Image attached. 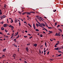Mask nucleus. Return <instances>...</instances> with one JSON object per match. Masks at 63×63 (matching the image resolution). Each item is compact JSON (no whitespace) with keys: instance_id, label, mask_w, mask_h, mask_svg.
<instances>
[{"instance_id":"nucleus-1","label":"nucleus","mask_w":63,"mask_h":63,"mask_svg":"<svg viewBox=\"0 0 63 63\" xmlns=\"http://www.w3.org/2000/svg\"><path fill=\"white\" fill-rule=\"evenodd\" d=\"M40 25H41L42 27H43V26H45V25L44 23H41L40 24Z\"/></svg>"},{"instance_id":"nucleus-2","label":"nucleus","mask_w":63,"mask_h":63,"mask_svg":"<svg viewBox=\"0 0 63 63\" xmlns=\"http://www.w3.org/2000/svg\"><path fill=\"white\" fill-rule=\"evenodd\" d=\"M12 57L16 58V54H13V56H12Z\"/></svg>"},{"instance_id":"nucleus-3","label":"nucleus","mask_w":63,"mask_h":63,"mask_svg":"<svg viewBox=\"0 0 63 63\" xmlns=\"http://www.w3.org/2000/svg\"><path fill=\"white\" fill-rule=\"evenodd\" d=\"M33 27L34 29H36V27H35V23H34L33 24Z\"/></svg>"},{"instance_id":"nucleus-4","label":"nucleus","mask_w":63,"mask_h":63,"mask_svg":"<svg viewBox=\"0 0 63 63\" xmlns=\"http://www.w3.org/2000/svg\"><path fill=\"white\" fill-rule=\"evenodd\" d=\"M26 14L27 15H31V13L30 12H26Z\"/></svg>"},{"instance_id":"nucleus-5","label":"nucleus","mask_w":63,"mask_h":63,"mask_svg":"<svg viewBox=\"0 0 63 63\" xmlns=\"http://www.w3.org/2000/svg\"><path fill=\"white\" fill-rule=\"evenodd\" d=\"M9 26V27H11V28H13V29H14V27H13V26H12L11 25H10V26Z\"/></svg>"},{"instance_id":"nucleus-6","label":"nucleus","mask_w":63,"mask_h":63,"mask_svg":"<svg viewBox=\"0 0 63 63\" xmlns=\"http://www.w3.org/2000/svg\"><path fill=\"white\" fill-rule=\"evenodd\" d=\"M60 34V33L59 32V33H56L55 35V36H58L59 34Z\"/></svg>"},{"instance_id":"nucleus-7","label":"nucleus","mask_w":63,"mask_h":63,"mask_svg":"<svg viewBox=\"0 0 63 63\" xmlns=\"http://www.w3.org/2000/svg\"><path fill=\"white\" fill-rule=\"evenodd\" d=\"M6 49L4 48L3 49L2 51L3 52H5L6 51Z\"/></svg>"},{"instance_id":"nucleus-8","label":"nucleus","mask_w":63,"mask_h":63,"mask_svg":"<svg viewBox=\"0 0 63 63\" xmlns=\"http://www.w3.org/2000/svg\"><path fill=\"white\" fill-rule=\"evenodd\" d=\"M3 27H6L7 26V24H4L3 25Z\"/></svg>"},{"instance_id":"nucleus-9","label":"nucleus","mask_w":63,"mask_h":63,"mask_svg":"<svg viewBox=\"0 0 63 63\" xmlns=\"http://www.w3.org/2000/svg\"><path fill=\"white\" fill-rule=\"evenodd\" d=\"M29 49L28 48H27V47L26 48V50L27 52H28V50H29Z\"/></svg>"},{"instance_id":"nucleus-10","label":"nucleus","mask_w":63,"mask_h":63,"mask_svg":"<svg viewBox=\"0 0 63 63\" xmlns=\"http://www.w3.org/2000/svg\"><path fill=\"white\" fill-rule=\"evenodd\" d=\"M1 30H4V28H3V27H2L1 28Z\"/></svg>"},{"instance_id":"nucleus-11","label":"nucleus","mask_w":63,"mask_h":63,"mask_svg":"<svg viewBox=\"0 0 63 63\" xmlns=\"http://www.w3.org/2000/svg\"><path fill=\"white\" fill-rule=\"evenodd\" d=\"M13 46H14L15 47H17V45H15V44H13Z\"/></svg>"},{"instance_id":"nucleus-12","label":"nucleus","mask_w":63,"mask_h":63,"mask_svg":"<svg viewBox=\"0 0 63 63\" xmlns=\"http://www.w3.org/2000/svg\"><path fill=\"white\" fill-rule=\"evenodd\" d=\"M37 17V19H40V18H39V16H36Z\"/></svg>"},{"instance_id":"nucleus-13","label":"nucleus","mask_w":63,"mask_h":63,"mask_svg":"<svg viewBox=\"0 0 63 63\" xmlns=\"http://www.w3.org/2000/svg\"><path fill=\"white\" fill-rule=\"evenodd\" d=\"M45 47H47V42H45Z\"/></svg>"},{"instance_id":"nucleus-14","label":"nucleus","mask_w":63,"mask_h":63,"mask_svg":"<svg viewBox=\"0 0 63 63\" xmlns=\"http://www.w3.org/2000/svg\"><path fill=\"white\" fill-rule=\"evenodd\" d=\"M18 32H17V33H16L15 34H16L15 35V36H16V35H18Z\"/></svg>"},{"instance_id":"nucleus-15","label":"nucleus","mask_w":63,"mask_h":63,"mask_svg":"<svg viewBox=\"0 0 63 63\" xmlns=\"http://www.w3.org/2000/svg\"><path fill=\"white\" fill-rule=\"evenodd\" d=\"M30 13H32L33 14H35V12H34L33 11H31L30 12Z\"/></svg>"},{"instance_id":"nucleus-16","label":"nucleus","mask_w":63,"mask_h":63,"mask_svg":"<svg viewBox=\"0 0 63 63\" xmlns=\"http://www.w3.org/2000/svg\"><path fill=\"white\" fill-rule=\"evenodd\" d=\"M58 48H59V47H57L56 48H55L54 49L55 50H58Z\"/></svg>"},{"instance_id":"nucleus-17","label":"nucleus","mask_w":63,"mask_h":63,"mask_svg":"<svg viewBox=\"0 0 63 63\" xmlns=\"http://www.w3.org/2000/svg\"><path fill=\"white\" fill-rule=\"evenodd\" d=\"M58 30H59V31H60L61 32H62V31L61 29H59Z\"/></svg>"},{"instance_id":"nucleus-18","label":"nucleus","mask_w":63,"mask_h":63,"mask_svg":"<svg viewBox=\"0 0 63 63\" xmlns=\"http://www.w3.org/2000/svg\"><path fill=\"white\" fill-rule=\"evenodd\" d=\"M43 28H44V29H45V30H46V31H47V32L48 31H47V29H46V28H44V27Z\"/></svg>"},{"instance_id":"nucleus-19","label":"nucleus","mask_w":63,"mask_h":63,"mask_svg":"<svg viewBox=\"0 0 63 63\" xmlns=\"http://www.w3.org/2000/svg\"><path fill=\"white\" fill-rule=\"evenodd\" d=\"M26 14V12H24L22 14V15H24Z\"/></svg>"},{"instance_id":"nucleus-20","label":"nucleus","mask_w":63,"mask_h":63,"mask_svg":"<svg viewBox=\"0 0 63 63\" xmlns=\"http://www.w3.org/2000/svg\"><path fill=\"white\" fill-rule=\"evenodd\" d=\"M38 26H40V27H42V28H44V27H42V26H41V25H39V24H38Z\"/></svg>"},{"instance_id":"nucleus-21","label":"nucleus","mask_w":63,"mask_h":63,"mask_svg":"<svg viewBox=\"0 0 63 63\" xmlns=\"http://www.w3.org/2000/svg\"><path fill=\"white\" fill-rule=\"evenodd\" d=\"M28 25L29 26H30V27H32V26H31V25L30 24H29V23L28 24Z\"/></svg>"},{"instance_id":"nucleus-22","label":"nucleus","mask_w":63,"mask_h":63,"mask_svg":"<svg viewBox=\"0 0 63 63\" xmlns=\"http://www.w3.org/2000/svg\"><path fill=\"white\" fill-rule=\"evenodd\" d=\"M61 55V54H60L59 55H58V56H56V57H58V56H60Z\"/></svg>"},{"instance_id":"nucleus-23","label":"nucleus","mask_w":63,"mask_h":63,"mask_svg":"<svg viewBox=\"0 0 63 63\" xmlns=\"http://www.w3.org/2000/svg\"><path fill=\"white\" fill-rule=\"evenodd\" d=\"M3 17L2 18H4L5 17H6V16H5V15H3Z\"/></svg>"},{"instance_id":"nucleus-24","label":"nucleus","mask_w":63,"mask_h":63,"mask_svg":"<svg viewBox=\"0 0 63 63\" xmlns=\"http://www.w3.org/2000/svg\"><path fill=\"white\" fill-rule=\"evenodd\" d=\"M35 31H39V30L38 29H35Z\"/></svg>"},{"instance_id":"nucleus-25","label":"nucleus","mask_w":63,"mask_h":63,"mask_svg":"<svg viewBox=\"0 0 63 63\" xmlns=\"http://www.w3.org/2000/svg\"><path fill=\"white\" fill-rule=\"evenodd\" d=\"M19 34H18V35L17 36V37H16V39H17V38H19V37H20V36H19Z\"/></svg>"},{"instance_id":"nucleus-26","label":"nucleus","mask_w":63,"mask_h":63,"mask_svg":"<svg viewBox=\"0 0 63 63\" xmlns=\"http://www.w3.org/2000/svg\"><path fill=\"white\" fill-rule=\"evenodd\" d=\"M48 29H52L53 28H51V27H48Z\"/></svg>"},{"instance_id":"nucleus-27","label":"nucleus","mask_w":63,"mask_h":63,"mask_svg":"<svg viewBox=\"0 0 63 63\" xmlns=\"http://www.w3.org/2000/svg\"><path fill=\"white\" fill-rule=\"evenodd\" d=\"M30 43H29L28 44H27V46H30Z\"/></svg>"},{"instance_id":"nucleus-28","label":"nucleus","mask_w":63,"mask_h":63,"mask_svg":"<svg viewBox=\"0 0 63 63\" xmlns=\"http://www.w3.org/2000/svg\"><path fill=\"white\" fill-rule=\"evenodd\" d=\"M11 21V22H10L11 23H13V20L12 19Z\"/></svg>"},{"instance_id":"nucleus-29","label":"nucleus","mask_w":63,"mask_h":63,"mask_svg":"<svg viewBox=\"0 0 63 63\" xmlns=\"http://www.w3.org/2000/svg\"><path fill=\"white\" fill-rule=\"evenodd\" d=\"M36 26L37 27H38V24H37V23H36Z\"/></svg>"},{"instance_id":"nucleus-30","label":"nucleus","mask_w":63,"mask_h":63,"mask_svg":"<svg viewBox=\"0 0 63 63\" xmlns=\"http://www.w3.org/2000/svg\"><path fill=\"white\" fill-rule=\"evenodd\" d=\"M37 46V44H34V46H35V47H36V46Z\"/></svg>"},{"instance_id":"nucleus-31","label":"nucleus","mask_w":63,"mask_h":63,"mask_svg":"<svg viewBox=\"0 0 63 63\" xmlns=\"http://www.w3.org/2000/svg\"><path fill=\"white\" fill-rule=\"evenodd\" d=\"M17 22V20H16V19L15 20V23H16V22Z\"/></svg>"},{"instance_id":"nucleus-32","label":"nucleus","mask_w":63,"mask_h":63,"mask_svg":"<svg viewBox=\"0 0 63 63\" xmlns=\"http://www.w3.org/2000/svg\"><path fill=\"white\" fill-rule=\"evenodd\" d=\"M6 4H5L4 5V8H6Z\"/></svg>"},{"instance_id":"nucleus-33","label":"nucleus","mask_w":63,"mask_h":63,"mask_svg":"<svg viewBox=\"0 0 63 63\" xmlns=\"http://www.w3.org/2000/svg\"><path fill=\"white\" fill-rule=\"evenodd\" d=\"M60 25H58V26H57V28H58V27H60Z\"/></svg>"},{"instance_id":"nucleus-34","label":"nucleus","mask_w":63,"mask_h":63,"mask_svg":"<svg viewBox=\"0 0 63 63\" xmlns=\"http://www.w3.org/2000/svg\"><path fill=\"white\" fill-rule=\"evenodd\" d=\"M55 26H56V25H57V23L56 22L55 23Z\"/></svg>"},{"instance_id":"nucleus-35","label":"nucleus","mask_w":63,"mask_h":63,"mask_svg":"<svg viewBox=\"0 0 63 63\" xmlns=\"http://www.w3.org/2000/svg\"><path fill=\"white\" fill-rule=\"evenodd\" d=\"M0 23L2 24L4 23V22H3V21H2V22H1Z\"/></svg>"},{"instance_id":"nucleus-36","label":"nucleus","mask_w":63,"mask_h":63,"mask_svg":"<svg viewBox=\"0 0 63 63\" xmlns=\"http://www.w3.org/2000/svg\"><path fill=\"white\" fill-rule=\"evenodd\" d=\"M56 11V10H53V12H55Z\"/></svg>"},{"instance_id":"nucleus-37","label":"nucleus","mask_w":63,"mask_h":63,"mask_svg":"<svg viewBox=\"0 0 63 63\" xmlns=\"http://www.w3.org/2000/svg\"><path fill=\"white\" fill-rule=\"evenodd\" d=\"M31 38H32V36H31V37H29L30 39H31Z\"/></svg>"},{"instance_id":"nucleus-38","label":"nucleus","mask_w":63,"mask_h":63,"mask_svg":"<svg viewBox=\"0 0 63 63\" xmlns=\"http://www.w3.org/2000/svg\"><path fill=\"white\" fill-rule=\"evenodd\" d=\"M25 63H27V62H26V61H24Z\"/></svg>"},{"instance_id":"nucleus-39","label":"nucleus","mask_w":63,"mask_h":63,"mask_svg":"<svg viewBox=\"0 0 63 63\" xmlns=\"http://www.w3.org/2000/svg\"><path fill=\"white\" fill-rule=\"evenodd\" d=\"M18 13H19V14H20V15H21V12H20L19 11Z\"/></svg>"},{"instance_id":"nucleus-40","label":"nucleus","mask_w":63,"mask_h":63,"mask_svg":"<svg viewBox=\"0 0 63 63\" xmlns=\"http://www.w3.org/2000/svg\"><path fill=\"white\" fill-rule=\"evenodd\" d=\"M19 26H20L21 24H20V22H19Z\"/></svg>"},{"instance_id":"nucleus-41","label":"nucleus","mask_w":63,"mask_h":63,"mask_svg":"<svg viewBox=\"0 0 63 63\" xmlns=\"http://www.w3.org/2000/svg\"><path fill=\"white\" fill-rule=\"evenodd\" d=\"M5 32H8V31H6V29H5Z\"/></svg>"},{"instance_id":"nucleus-42","label":"nucleus","mask_w":63,"mask_h":63,"mask_svg":"<svg viewBox=\"0 0 63 63\" xmlns=\"http://www.w3.org/2000/svg\"><path fill=\"white\" fill-rule=\"evenodd\" d=\"M40 36L41 37H43V35H42L41 34V35H40Z\"/></svg>"},{"instance_id":"nucleus-43","label":"nucleus","mask_w":63,"mask_h":63,"mask_svg":"<svg viewBox=\"0 0 63 63\" xmlns=\"http://www.w3.org/2000/svg\"><path fill=\"white\" fill-rule=\"evenodd\" d=\"M37 23H38V24H40H40H41L40 23H39V22L37 21Z\"/></svg>"},{"instance_id":"nucleus-44","label":"nucleus","mask_w":63,"mask_h":63,"mask_svg":"<svg viewBox=\"0 0 63 63\" xmlns=\"http://www.w3.org/2000/svg\"><path fill=\"white\" fill-rule=\"evenodd\" d=\"M24 37H25V38H27V36H24Z\"/></svg>"},{"instance_id":"nucleus-45","label":"nucleus","mask_w":63,"mask_h":63,"mask_svg":"<svg viewBox=\"0 0 63 63\" xmlns=\"http://www.w3.org/2000/svg\"><path fill=\"white\" fill-rule=\"evenodd\" d=\"M4 38H8V37H6V36H4Z\"/></svg>"},{"instance_id":"nucleus-46","label":"nucleus","mask_w":63,"mask_h":63,"mask_svg":"<svg viewBox=\"0 0 63 63\" xmlns=\"http://www.w3.org/2000/svg\"><path fill=\"white\" fill-rule=\"evenodd\" d=\"M24 31H22V33H24Z\"/></svg>"},{"instance_id":"nucleus-47","label":"nucleus","mask_w":63,"mask_h":63,"mask_svg":"<svg viewBox=\"0 0 63 63\" xmlns=\"http://www.w3.org/2000/svg\"><path fill=\"white\" fill-rule=\"evenodd\" d=\"M53 32L52 31H50V33H52Z\"/></svg>"},{"instance_id":"nucleus-48","label":"nucleus","mask_w":63,"mask_h":63,"mask_svg":"<svg viewBox=\"0 0 63 63\" xmlns=\"http://www.w3.org/2000/svg\"><path fill=\"white\" fill-rule=\"evenodd\" d=\"M58 52H59L60 53H61H61H62V52L61 51H59Z\"/></svg>"},{"instance_id":"nucleus-49","label":"nucleus","mask_w":63,"mask_h":63,"mask_svg":"<svg viewBox=\"0 0 63 63\" xmlns=\"http://www.w3.org/2000/svg\"><path fill=\"white\" fill-rule=\"evenodd\" d=\"M61 48H58V49L60 50V49H61Z\"/></svg>"},{"instance_id":"nucleus-50","label":"nucleus","mask_w":63,"mask_h":63,"mask_svg":"<svg viewBox=\"0 0 63 63\" xmlns=\"http://www.w3.org/2000/svg\"><path fill=\"white\" fill-rule=\"evenodd\" d=\"M24 23H26V24H27V23H26V22L25 21V22H24Z\"/></svg>"},{"instance_id":"nucleus-51","label":"nucleus","mask_w":63,"mask_h":63,"mask_svg":"<svg viewBox=\"0 0 63 63\" xmlns=\"http://www.w3.org/2000/svg\"><path fill=\"white\" fill-rule=\"evenodd\" d=\"M4 56H5V55H3L2 56V57H4Z\"/></svg>"},{"instance_id":"nucleus-52","label":"nucleus","mask_w":63,"mask_h":63,"mask_svg":"<svg viewBox=\"0 0 63 63\" xmlns=\"http://www.w3.org/2000/svg\"><path fill=\"white\" fill-rule=\"evenodd\" d=\"M46 50L45 51V50H44V52H46Z\"/></svg>"},{"instance_id":"nucleus-53","label":"nucleus","mask_w":63,"mask_h":63,"mask_svg":"<svg viewBox=\"0 0 63 63\" xmlns=\"http://www.w3.org/2000/svg\"><path fill=\"white\" fill-rule=\"evenodd\" d=\"M25 32H26V33H27V31H25Z\"/></svg>"},{"instance_id":"nucleus-54","label":"nucleus","mask_w":63,"mask_h":63,"mask_svg":"<svg viewBox=\"0 0 63 63\" xmlns=\"http://www.w3.org/2000/svg\"><path fill=\"white\" fill-rule=\"evenodd\" d=\"M0 34H1V35H2V34H3L2 33H1V32H0Z\"/></svg>"},{"instance_id":"nucleus-55","label":"nucleus","mask_w":63,"mask_h":63,"mask_svg":"<svg viewBox=\"0 0 63 63\" xmlns=\"http://www.w3.org/2000/svg\"><path fill=\"white\" fill-rule=\"evenodd\" d=\"M16 39H15L14 40V41H16Z\"/></svg>"},{"instance_id":"nucleus-56","label":"nucleus","mask_w":63,"mask_h":63,"mask_svg":"<svg viewBox=\"0 0 63 63\" xmlns=\"http://www.w3.org/2000/svg\"><path fill=\"white\" fill-rule=\"evenodd\" d=\"M50 60H51V61H53V60H52V59H50Z\"/></svg>"},{"instance_id":"nucleus-57","label":"nucleus","mask_w":63,"mask_h":63,"mask_svg":"<svg viewBox=\"0 0 63 63\" xmlns=\"http://www.w3.org/2000/svg\"><path fill=\"white\" fill-rule=\"evenodd\" d=\"M49 52H48L47 53V54H49Z\"/></svg>"},{"instance_id":"nucleus-58","label":"nucleus","mask_w":63,"mask_h":63,"mask_svg":"<svg viewBox=\"0 0 63 63\" xmlns=\"http://www.w3.org/2000/svg\"><path fill=\"white\" fill-rule=\"evenodd\" d=\"M7 35H10V34L9 33H8L7 34Z\"/></svg>"},{"instance_id":"nucleus-59","label":"nucleus","mask_w":63,"mask_h":63,"mask_svg":"<svg viewBox=\"0 0 63 63\" xmlns=\"http://www.w3.org/2000/svg\"><path fill=\"white\" fill-rule=\"evenodd\" d=\"M12 38H13V36H12L11 38V39H12Z\"/></svg>"},{"instance_id":"nucleus-60","label":"nucleus","mask_w":63,"mask_h":63,"mask_svg":"<svg viewBox=\"0 0 63 63\" xmlns=\"http://www.w3.org/2000/svg\"><path fill=\"white\" fill-rule=\"evenodd\" d=\"M0 15H2V12H0Z\"/></svg>"},{"instance_id":"nucleus-61","label":"nucleus","mask_w":63,"mask_h":63,"mask_svg":"<svg viewBox=\"0 0 63 63\" xmlns=\"http://www.w3.org/2000/svg\"><path fill=\"white\" fill-rule=\"evenodd\" d=\"M28 35H29V36H31V34H28Z\"/></svg>"},{"instance_id":"nucleus-62","label":"nucleus","mask_w":63,"mask_h":63,"mask_svg":"<svg viewBox=\"0 0 63 63\" xmlns=\"http://www.w3.org/2000/svg\"><path fill=\"white\" fill-rule=\"evenodd\" d=\"M46 26L47 27H48V26H47V25H46Z\"/></svg>"},{"instance_id":"nucleus-63","label":"nucleus","mask_w":63,"mask_h":63,"mask_svg":"<svg viewBox=\"0 0 63 63\" xmlns=\"http://www.w3.org/2000/svg\"><path fill=\"white\" fill-rule=\"evenodd\" d=\"M54 47H57V46L56 45H55Z\"/></svg>"},{"instance_id":"nucleus-64","label":"nucleus","mask_w":63,"mask_h":63,"mask_svg":"<svg viewBox=\"0 0 63 63\" xmlns=\"http://www.w3.org/2000/svg\"><path fill=\"white\" fill-rule=\"evenodd\" d=\"M55 45L56 46L57 45H58V44L57 43H56V44H55Z\"/></svg>"}]
</instances>
